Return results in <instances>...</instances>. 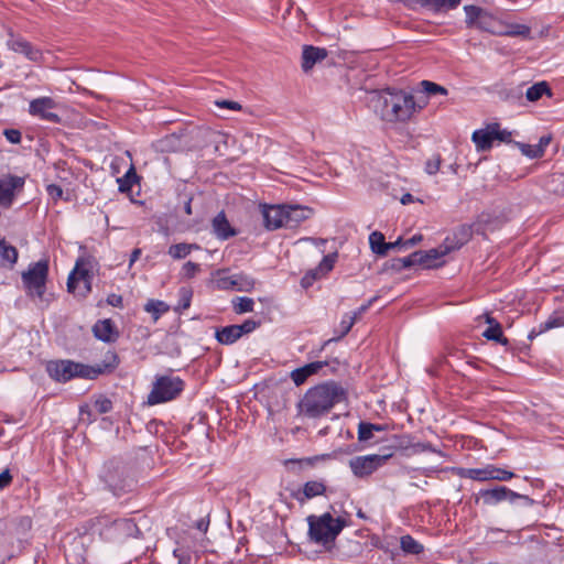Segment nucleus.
I'll return each mask as SVG.
<instances>
[{"label": "nucleus", "mask_w": 564, "mask_h": 564, "mask_svg": "<svg viewBox=\"0 0 564 564\" xmlns=\"http://www.w3.org/2000/svg\"><path fill=\"white\" fill-rule=\"evenodd\" d=\"M118 366V357L113 352H108L106 360L95 366L85 365L69 359H59L48 361L46 371L48 376L57 382H67L72 379L94 380L100 375L111 372Z\"/></svg>", "instance_id": "nucleus-1"}, {"label": "nucleus", "mask_w": 564, "mask_h": 564, "mask_svg": "<svg viewBox=\"0 0 564 564\" xmlns=\"http://www.w3.org/2000/svg\"><path fill=\"white\" fill-rule=\"evenodd\" d=\"M345 399L346 391L341 386L335 382L318 384L308 389L300 400L299 413L307 419H318Z\"/></svg>", "instance_id": "nucleus-2"}, {"label": "nucleus", "mask_w": 564, "mask_h": 564, "mask_svg": "<svg viewBox=\"0 0 564 564\" xmlns=\"http://www.w3.org/2000/svg\"><path fill=\"white\" fill-rule=\"evenodd\" d=\"M373 102V107L380 113L381 119L388 122L408 121L426 105V102H416L410 93L390 89L377 95Z\"/></svg>", "instance_id": "nucleus-3"}, {"label": "nucleus", "mask_w": 564, "mask_h": 564, "mask_svg": "<svg viewBox=\"0 0 564 564\" xmlns=\"http://www.w3.org/2000/svg\"><path fill=\"white\" fill-rule=\"evenodd\" d=\"M307 522L311 541L324 546L334 543L347 524L343 518H334L329 512L322 516H310Z\"/></svg>", "instance_id": "nucleus-4"}, {"label": "nucleus", "mask_w": 564, "mask_h": 564, "mask_svg": "<svg viewBox=\"0 0 564 564\" xmlns=\"http://www.w3.org/2000/svg\"><path fill=\"white\" fill-rule=\"evenodd\" d=\"M184 389V381L173 375L156 376L152 390L148 395L150 405L160 404L176 399Z\"/></svg>", "instance_id": "nucleus-5"}, {"label": "nucleus", "mask_w": 564, "mask_h": 564, "mask_svg": "<svg viewBox=\"0 0 564 564\" xmlns=\"http://www.w3.org/2000/svg\"><path fill=\"white\" fill-rule=\"evenodd\" d=\"M47 275V260H40L29 265V269L22 273V282L29 296L43 299L46 291Z\"/></svg>", "instance_id": "nucleus-6"}, {"label": "nucleus", "mask_w": 564, "mask_h": 564, "mask_svg": "<svg viewBox=\"0 0 564 564\" xmlns=\"http://www.w3.org/2000/svg\"><path fill=\"white\" fill-rule=\"evenodd\" d=\"M391 456V454L356 456L349 460V467L356 477L366 478L383 466Z\"/></svg>", "instance_id": "nucleus-7"}, {"label": "nucleus", "mask_w": 564, "mask_h": 564, "mask_svg": "<svg viewBox=\"0 0 564 564\" xmlns=\"http://www.w3.org/2000/svg\"><path fill=\"white\" fill-rule=\"evenodd\" d=\"M25 184L24 177L8 174L0 177V206L9 208L13 204L17 192L22 191Z\"/></svg>", "instance_id": "nucleus-8"}, {"label": "nucleus", "mask_w": 564, "mask_h": 564, "mask_svg": "<svg viewBox=\"0 0 564 564\" xmlns=\"http://www.w3.org/2000/svg\"><path fill=\"white\" fill-rule=\"evenodd\" d=\"M57 107L56 101L51 97H40L33 99L29 105V112L34 117H39L42 120L58 123L61 122V117L54 112V109Z\"/></svg>", "instance_id": "nucleus-9"}, {"label": "nucleus", "mask_w": 564, "mask_h": 564, "mask_svg": "<svg viewBox=\"0 0 564 564\" xmlns=\"http://www.w3.org/2000/svg\"><path fill=\"white\" fill-rule=\"evenodd\" d=\"M256 281L248 274L237 273L228 276H220L217 280V286L220 290H235L239 292H250L254 288Z\"/></svg>", "instance_id": "nucleus-10"}, {"label": "nucleus", "mask_w": 564, "mask_h": 564, "mask_svg": "<svg viewBox=\"0 0 564 564\" xmlns=\"http://www.w3.org/2000/svg\"><path fill=\"white\" fill-rule=\"evenodd\" d=\"M466 22L469 26L492 32L494 17L475 6H466Z\"/></svg>", "instance_id": "nucleus-11"}, {"label": "nucleus", "mask_w": 564, "mask_h": 564, "mask_svg": "<svg viewBox=\"0 0 564 564\" xmlns=\"http://www.w3.org/2000/svg\"><path fill=\"white\" fill-rule=\"evenodd\" d=\"M448 253L449 250L444 242L440 247L427 251H414V254H417L415 257L417 264L425 269L436 268L443 264L441 259Z\"/></svg>", "instance_id": "nucleus-12"}, {"label": "nucleus", "mask_w": 564, "mask_h": 564, "mask_svg": "<svg viewBox=\"0 0 564 564\" xmlns=\"http://www.w3.org/2000/svg\"><path fill=\"white\" fill-rule=\"evenodd\" d=\"M263 224L267 229L275 230L281 227L286 228L284 205L263 206L262 208Z\"/></svg>", "instance_id": "nucleus-13"}, {"label": "nucleus", "mask_w": 564, "mask_h": 564, "mask_svg": "<svg viewBox=\"0 0 564 564\" xmlns=\"http://www.w3.org/2000/svg\"><path fill=\"white\" fill-rule=\"evenodd\" d=\"M284 212L286 216V220H284L286 228L297 227L302 221L308 219L313 214L311 208L302 205H284Z\"/></svg>", "instance_id": "nucleus-14"}, {"label": "nucleus", "mask_w": 564, "mask_h": 564, "mask_svg": "<svg viewBox=\"0 0 564 564\" xmlns=\"http://www.w3.org/2000/svg\"><path fill=\"white\" fill-rule=\"evenodd\" d=\"M8 46L15 53L23 54L28 59L32 62H40L43 57L42 51L35 46H33L30 42L17 37L11 39L8 42Z\"/></svg>", "instance_id": "nucleus-15"}, {"label": "nucleus", "mask_w": 564, "mask_h": 564, "mask_svg": "<svg viewBox=\"0 0 564 564\" xmlns=\"http://www.w3.org/2000/svg\"><path fill=\"white\" fill-rule=\"evenodd\" d=\"M473 235V229L468 225H462L457 227L452 235L444 239L445 246L449 252L460 249L465 243L469 241Z\"/></svg>", "instance_id": "nucleus-16"}, {"label": "nucleus", "mask_w": 564, "mask_h": 564, "mask_svg": "<svg viewBox=\"0 0 564 564\" xmlns=\"http://www.w3.org/2000/svg\"><path fill=\"white\" fill-rule=\"evenodd\" d=\"M328 55L326 48L305 45L302 53V68L306 73L311 70L314 65L325 59Z\"/></svg>", "instance_id": "nucleus-17"}, {"label": "nucleus", "mask_w": 564, "mask_h": 564, "mask_svg": "<svg viewBox=\"0 0 564 564\" xmlns=\"http://www.w3.org/2000/svg\"><path fill=\"white\" fill-rule=\"evenodd\" d=\"M329 366L328 361H314L307 364L301 368H297L291 372V379L296 386L303 384L307 378L312 375L317 373L324 367Z\"/></svg>", "instance_id": "nucleus-18"}, {"label": "nucleus", "mask_w": 564, "mask_h": 564, "mask_svg": "<svg viewBox=\"0 0 564 564\" xmlns=\"http://www.w3.org/2000/svg\"><path fill=\"white\" fill-rule=\"evenodd\" d=\"M501 501H509L510 503H516L517 501H522L524 506L530 507L534 503V500L529 496L520 495L506 486L496 485V503Z\"/></svg>", "instance_id": "nucleus-19"}, {"label": "nucleus", "mask_w": 564, "mask_h": 564, "mask_svg": "<svg viewBox=\"0 0 564 564\" xmlns=\"http://www.w3.org/2000/svg\"><path fill=\"white\" fill-rule=\"evenodd\" d=\"M499 29H496V35L500 36H520L523 39H531V28L525 24L507 23L500 21Z\"/></svg>", "instance_id": "nucleus-20"}, {"label": "nucleus", "mask_w": 564, "mask_h": 564, "mask_svg": "<svg viewBox=\"0 0 564 564\" xmlns=\"http://www.w3.org/2000/svg\"><path fill=\"white\" fill-rule=\"evenodd\" d=\"M93 333L96 338L105 343L115 341L118 336L112 321L108 318L98 321L93 327Z\"/></svg>", "instance_id": "nucleus-21"}, {"label": "nucleus", "mask_w": 564, "mask_h": 564, "mask_svg": "<svg viewBox=\"0 0 564 564\" xmlns=\"http://www.w3.org/2000/svg\"><path fill=\"white\" fill-rule=\"evenodd\" d=\"M471 140L478 151L489 150L494 144V124H487L485 129L474 131Z\"/></svg>", "instance_id": "nucleus-22"}, {"label": "nucleus", "mask_w": 564, "mask_h": 564, "mask_svg": "<svg viewBox=\"0 0 564 564\" xmlns=\"http://www.w3.org/2000/svg\"><path fill=\"white\" fill-rule=\"evenodd\" d=\"M413 2L420 4L422 8L429 9L433 12H447L449 10L456 9L462 0H412Z\"/></svg>", "instance_id": "nucleus-23"}, {"label": "nucleus", "mask_w": 564, "mask_h": 564, "mask_svg": "<svg viewBox=\"0 0 564 564\" xmlns=\"http://www.w3.org/2000/svg\"><path fill=\"white\" fill-rule=\"evenodd\" d=\"M83 281L85 284L86 292L90 291V276L86 269L79 268L77 263L74 271L69 274L67 280V290L69 293H75L77 284Z\"/></svg>", "instance_id": "nucleus-24"}, {"label": "nucleus", "mask_w": 564, "mask_h": 564, "mask_svg": "<svg viewBox=\"0 0 564 564\" xmlns=\"http://www.w3.org/2000/svg\"><path fill=\"white\" fill-rule=\"evenodd\" d=\"M557 327H564V308L554 311L545 322L540 323L538 330L533 329L531 332L530 338Z\"/></svg>", "instance_id": "nucleus-25"}, {"label": "nucleus", "mask_w": 564, "mask_h": 564, "mask_svg": "<svg viewBox=\"0 0 564 564\" xmlns=\"http://www.w3.org/2000/svg\"><path fill=\"white\" fill-rule=\"evenodd\" d=\"M214 234L220 239H228L235 236V231L230 226L224 212L215 216L212 223Z\"/></svg>", "instance_id": "nucleus-26"}, {"label": "nucleus", "mask_w": 564, "mask_h": 564, "mask_svg": "<svg viewBox=\"0 0 564 564\" xmlns=\"http://www.w3.org/2000/svg\"><path fill=\"white\" fill-rule=\"evenodd\" d=\"M457 475L463 478H470L474 480H490L494 479V469L490 467L486 468H458Z\"/></svg>", "instance_id": "nucleus-27"}, {"label": "nucleus", "mask_w": 564, "mask_h": 564, "mask_svg": "<svg viewBox=\"0 0 564 564\" xmlns=\"http://www.w3.org/2000/svg\"><path fill=\"white\" fill-rule=\"evenodd\" d=\"M215 337L221 345H232L242 336L240 335L237 325H229L217 329Z\"/></svg>", "instance_id": "nucleus-28"}, {"label": "nucleus", "mask_w": 564, "mask_h": 564, "mask_svg": "<svg viewBox=\"0 0 564 564\" xmlns=\"http://www.w3.org/2000/svg\"><path fill=\"white\" fill-rule=\"evenodd\" d=\"M369 243L372 252L378 256H387L391 250V245H387L383 234L380 231H373L369 236Z\"/></svg>", "instance_id": "nucleus-29"}, {"label": "nucleus", "mask_w": 564, "mask_h": 564, "mask_svg": "<svg viewBox=\"0 0 564 564\" xmlns=\"http://www.w3.org/2000/svg\"><path fill=\"white\" fill-rule=\"evenodd\" d=\"M199 246L196 243H175L169 247L167 254L174 260L186 258L193 250H198Z\"/></svg>", "instance_id": "nucleus-30"}, {"label": "nucleus", "mask_w": 564, "mask_h": 564, "mask_svg": "<svg viewBox=\"0 0 564 564\" xmlns=\"http://www.w3.org/2000/svg\"><path fill=\"white\" fill-rule=\"evenodd\" d=\"M326 491V486L323 481L311 480L304 484L303 486V496L304 498L296 497L299 501H303L304 499H312L317 496L324 495Z\"/></svg>", "instance_id": "nucleus-31"}, {"label": "nucleus", "mask_w": 564, "mask_h": 564, "mask_svg": "<svg viewBox=\"0 0 564 564\" xmlns=\"http://www.w3.org/2000/svg\"><path fill=\"white\" fill-rule=\"evenodd\" d=\"M545 94L552 95L550 87L546 82H540L527 89L525 97L529 101H536Z\"/></svg>", "instance_id": "nucleus-32"}, {"label": "nucleus", "mask_w": 564, "mask_h": 564, "mask_svg": "<svg viewBox=\"0 0 564 564\" xmlns=\"http://www.w3.org/2000/svg\"><path fill=\"white\" fill-rule=\"evenodd\" d=\"M0 257L10 264H14L18 260L17 248L9 245L4 238H0Z\"/></svg>", "instance_id": "nucleus-33"}, {"label": "nucleus", "mask_w": 564, "mask_h": 564, "mask_svg": "<svg viewBox=\"0 0 564 564\" xmlns=\"http://www.w3.org/2000/svg\"><path fill=\"white\" fill-rule=\"evenodd\" d=\"M420 86L422 93H424L427 97H433L436 95L446 96L448 94L447 89L444 86H441L434 82L422 80L420 83Z\"/></svg>", "instance_id": "nucleus-34"}, {"label": "nucleus", "mask_w": 564, "mask_h": 564, "mask_svg": "<svg viewBox=\"0 0 564 564\" xmlns=\"http://www.w3.org/2000/svg\"><path fill=\"white\" fill-rule=\"evenodd\" d=\"M401 549L408 554H419L423 551L422 544H420L411 535H403L400 540Z\"/></svg>", "instance_id": "nucleus-35"}, {"label": "nucleus", "mask_w": 564, "mask_h": 564, "mask_svg": "<svg viewBox=\"0 0 564 564\" xmlns=\"http://www.w3.org/2000/svg\"><path fill=\"white\" fill-rule=\"evenodd\" d=\"M144 310L148 313H151L156 321L163 313L169 311V305L164 303L163 301L159 300H150L145 306Z\"/></svg>", "instance_id": "nucleus-36"}, {"label": "nucleus", "mask_w": 564, "mask_h": 564, "mask_svg": "<svg viewBox=\"0 0 564 564\" xmlns=\"http://www.w3.org/2000/svg\"><path fill=\"white\" fill-rule=\"evenodd\" d=\"M416 256L417 254H414V252H413L410 256L404 257V258L392 259L390 267H391V269H393L395 271H402L404 269H409V268L417 264L416 259H415Z\"/></svg>", "instance_id": "nucleus-37"}, {"label": "nucleus", "mask_w": 564, "mask_h": 564, "mask_svg": "<svg viewBox=\"0 0 564 564\" xmlns=\"http://www.w3.org/2000/svg\"><path fill=\"white\" fill-rule=\"evenodd\" d=\"M357 321V313H354L352 315H348L346 314L340 324H339V328H340V334L338 337L336 338H332V339H328L325 345L329 344L330 341L333 340H337V339H340L343 338L345 335H347L349 333V330L351 329V327L354 326V324L356 323Z\"/></svg>", "instance_id": "nucleus-38"}, {"label": "nucleus", "mask_w": 564, "mask_h": 564, "mask_svg": "<svg viewBox=\"0 0 564 564\" xmlns=\"http://www.w3.org/2000/svg\"><path fill=\"white\" fill-rule=\"evenodd\" d=\"M138 178V175L134 171L133 167H130L129 171L120 178L117 180L118 184H119V191L121 193H126V192H129L133 185V183H135Z\"/></svg>", "instance_id": "nucleus-39"}, {"label": "nucleus", "mask_w": 564, "mask_h": 564, "mask_svg": "<svg viewBox=\"0 0 564 564\" xmlns=\"http://www.w3.org/2000/svg\"><path fill=\"white\" fill-rule=\"evenodd\" d=\"M254 302L250 297H238L234 301V310L237 314H243L253 311Z\"/></svg>", "instance_id": "nucleus-40"}, {"label": "nucleus", "mask_w": 564, "mask_h": 564, "mask_svg": "<svg viewBox=\"0 0 564 564\" xmlns=\"http://www.w3.org/2000/svg\"><path fill=\"white\" fill-rule=\"evenodd\" d=\"M514 147H518L521 153L530 159L542 158V150L536 145H530L521 142H514Z\"/></svg>", "instance_id": "nucleus-41"}, {"label": "nucleus", "mask_w": 564, "mask_h": 564, "mask_svg": "<svg viewBox=\"0 0 564 564\" xmlns=\"http://www.w3.org/2000/svg\"><path fill=\"white\" fill-rule=\"evenodd\" d=\"M180 300L176 310L185 311L191 306L193 292L188 288H181L178 291Z\"/></svg>", "instance_id": "nucleus-42"}, {"label": "nucleus", "mask_w": 564, "mask_h": 564, "mask_svg": "<svg viewBox=\"0 0 564 564\" xmlns=\"http://www.w3.org/2000/svg\"><path fill=\"white\" fill-rule=\"evenodd\" d=\"M336 259H337V252L329 253V254L325 256L317 267L321 274L325 275L329 271H332L334 268V264L336 262Z\"/></svg>", "instance_id": "nucleus-43"}, {"label": "nucleus", "mask_w": 564, "mask_h": 564, "mask_svg": "<svg viewBox=\"0 0 564 564\" xmlns=\"http://www.w3.org/2000/svg\"><path fill=\"white\" fill-rule=\"evenodd\" d=\"M93 406L97 413L105 414L112 410V402L106 397H99L96 399Z\"/></svg>", "instance_id": "nucleus-44"}, {"label": "nucleus", "mask_w": 564, "mask_h": 564, "mask_svg": "<svg viewBox=\"0 0 564 564\" xmlns=\"http://www.w3.org/2000/svg\"><path fill=\"white\" fill-rule=\"evenodd\" d=\"M323 274H321L319 270L316 268V269H312L310 271H307L304 276L301 279V286L303 289H308L310 286H312L314 284V282L319 279Z\"/></svg>", "instance_id": "nucleus-45"}, {"label": "nucleus", "mask_w": 564, "mask_h": 564, "mask_svg": "<svg viewBox=\"0 0 564 564\" xmlns=\"http://www.w3.org/2000/svg\"><path fill=\"white\" fill-rule=\"evenodd\" d=\"M200 271V267L198 263L187 261L183 264L181 274L185 279L194 278Z\"/></svg>", "instance_id": "nucleus-46"}, {"label": "nucleus", "mask_w": 564, "mask_h": 564, "mask_svg": "<svg viewBox=\"0 0 564 564\" xmlns=\"http://www.w3.org/2000/svg\"><path fill=\"white\" fill-rule=\"evenodd\" d=\"M373 431L370 429V423L360 422L358 426V440L360 442L370 441L373 437Z\"/></svg>", "instance_id": "nucleus-47"}, {"label": "nucleus", "mask_w": 564, "mask_h": 564, "mask_svg": "<svg viewBox=\"0 0 564 564\" xmlns=\"http://www.w3.org/2000/svg\"><path fill=\"white\" fill-rule=\"evenodd\" d=\"M260 326L259 321L252 318L246 319L241 325H237V328L241 336L252 333Z\"/></svg>", "instance_id": "nucleus-48"}, {"label": "nucleus", "mask_w": 564, "mask_h": 564, "mask_svg": "<svg viewBox=\"0 0 564 564\" xmlns=\"http://www.w3.org/2000/svg\"><path fill=\"white\" fill-rule=\"evenodd\" d=\"M496 141L511 143L514 145V141L512 140V132L501 129L499 124L496 122V132H495Z\"/></svg>", "instance_id": "nucleus-49"}, {"label": "nucleus", "mask_w": 564, "mask_h": 564, "mask_svg": "<svg viewBox=\"0 0 564 564\" xmlns=\"http://www.w3.org/2000/svg\"><path fill=\"white\" fill-rule=\"evenodd\" d=\"M441 162H442L441 156L434 155L433 158H431L430 160L426 161L425 172L430 175L436 174L441 167Z\"/></svg>", "instance_id": "nucleus-50"}, {"label": "nucleus", "mask_w": 564, "mask_h": 564, "mask_svg": "<svg viewBox=\"0 0 564 564\" xmlns=\"http://www.w3.org/2000/svg\"><path fill=\"white\" fill-rule=\"evenodd\" d=\"M173 555L177 558L178 564H191L192 563V556L189 552L182 547H177L173 551Z\"/></svg>", "instance_id": "nucleus-51"}, {"label": "nucleus", "mask_w": 564, "mask_h": 564, "mask_svg": "<svg viewBox=\"0 0 564 564\" xmlns=\"http://www.w3.org/2000/svg\"><path fill=\"white\" fill-rule=\"evenodd\" d=\"M3 134L6 139L12 144H18L21 142V132L17 129H6Z\"/></svg>", "instance_id": "nucleus-52"}, {"label": "nucleus", "mask_w": 564, "mask_h": 564, "mask_svg": "<svg viewBox=\"0 0 564 564\" xmlns=\"http://www.w3.org/2000/svg\"><path fill=\"white\" fill-rule=\"evenodd\" d=\"M46 192L50 197H52L54 200H57L63 195V189L61 186L56 184H50L46 186Z\"/></svg>", "instance_id": "nucleus-53"}, {"label": "nucleus", "mask_w": 564, "mask_h": 564, "mask_svg": "<svg viewBox=\"0 0 564 564\" xmlns=\"http://www.w3.org/2000/svg\"><path fill=\"white\" fill-rule=\"evenodd\" d=\"M485 316L489 326L484 330L482 336L488 340H494V318L491 317L490 313H485Z\"/></svg>", "instance_id": "nucleus-54"}, {"label": "nucleus", "mask_w": 564, "mask_h": 564, "mask_svg": "<svg viewBox=\"0 0 564 564\" xmlns=\"http://www.w3.org/2000/svg\"><path fill=\"white\" fill-rule=\"evenodd\" d=\"M215 105L219 108H227L230 110H240L241 109L240 104H238L237 101H231V100H217V101H215Z\"/></svg>", "instance_id": "nucleus-55"}, {"label": "nucleus", "mask_w": 564, "mask_h": 564, "mask_svg": "<svg viewBox=\"0 0 564 564\" xmlns=\"http://www.w3.org/2000/svg\"><path fill=\"white\" fill-rule=\"evenodd\" d=\"M12 475L9 469L3 470L0 474V490L9 487L12 482Z\"/></svg>", "instance_id": "nucleus-56"}, {"label": "nucleus", "mask_w": 564, "mask_h": 564, "mask_svg": "<svg viewBox=\"0 0 564 564\" xmlns=\"http://www.w3.org/2000/svg\"><path fill=\"white\" fill-rule=\"evenodd\" d=\"M514 477L512 471L496 467V480L506 481Z\"/></svg>", "instance_id": "nucleus-57"}, {"label": "nucleus", "mask_w": 564, "mask_h": 564, "mask_svg": "<svg viewBox=\"0 0 564 564\" xmlns=\"http://www.w3.org/2000/svg\"><path fill=\"white\" fill-rule=\"evenodd\" d=\"M496 344L507 345L508 339L502 333V326L496 321Z\"/></svg>", "instance_id": "nucleus-58"}, {"label": "nucleus", "mask_w": 564, "mask_h": 564, "mask_svg": "<svg viewBox=\"0 0 564 564\" xmlns=\"http://www.w3.org/2000/svg\"><path fill=\"white\" fill-rule=\"evenodd\" d=\"M422 235H414L410 239L404 240V249L412 248L422 240Z\"/></svg>", "instance_id": "nucleus-59"}, {"label": "nucleus", "mask_w": 564, "mask_h": 564, "mask_svg": "<svg viewBox=\"0 0 564 564\" xmlns=\"http://www.w3.org/2000/svg\"><path fill=\"white\" fill-rule=\"evenodd\" d=\"M551 137L550 135H543L540 138L539 144H536L538 148H541L542 155H544L545 148L550 144Z\"/></svg>", "instance_id": "nucleus-60"}, {"label": "nucleus", "mask_w": 564, "mask_h": 564, "mask_svg": "<svg viewBox=\"0 0 564 564\" xmlns=\"http://www.w3.org/2000/svg\"><path fill=\"white\" fill-rule=\"evenodd\" d=\"M107 302L112 306H120L122 303V299L119 295L111 294L108 296Z\"/></svg>", "instance_id": "nucleus-61"}, {"label": "nucleus", "mask_w": 564, "mask_h": 564, "mask_svg": "<svg viewBox=\"0 0 564 564\" xmlns=\"http://www.w3.org/2000/svg\"><path fill=\"white\" fill-rule=\"evenodd\" d=\"M208 525H209V521L206 520V519H200L196 522V528L202 531V532H206L207 529H208Z\"/></svg>", "instance_id": "nucleus-62"}, {"label": "nucleus", "mask_w": 564, "mask_h": 564, "mask_svg": "<svg viewBox=\"0 0 564 564\" xmlns=\"http://www.w3.org/2000/svg\"><path fill=\"white\" fill-rule=\"evenodd\" d=\"M479 495L481 496L485 502H489L490 498L494 497V489L480 491Z\"/></svg>", "instance_id": "nucleus-63"}, {"label": "nucleus", "mask_w": 564, "mask_h": 564, "mask_svg": "<svg viewBox=\"0 0 564 564\" xmlns=\"http://www.w3.org/2000/svg\"><path fill=\"white\" fill-rule=\"evenodd\" d=\"M140 256H141V249H138V248L134 249L131 252L129 265L131 267L139 259Z\"/></svg>", "instance_id": "nucleus-64"}]
</instances>
